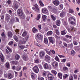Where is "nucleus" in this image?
Here are the masks:
<instances>
[{"label": "nucleus", "mask_w": 80, "mask_h": 80, "mask_svg": "<svg viewBox=\"0 0 80 80\" xmlns=\"http://www.w3.org/2000/svg\"><path fill=\"white\" fill-rule=\"evenodd\" d=\"M69 21L72 25H74L75 23V18H69Z\"/></svg>", "instance_id": "3"}, {"label": "nucleus", "mask_w": 80, "mask_h": 80, "mask_svg": "<svg viewBox=\"0 0 80 80\" xmlns=\"http://www.w3.org/2000/svg\"><path fill=\"white\" fill-rule=\"evenodd\" d=\"M58 75L59 78L60 79H62V74L61 73H58Z\"/></svg>", "instance_id": "27"}, {"label": "nucleus", "mask_w": 80, "mask_h": 80, "mask_svg": "<svg viewBox=\"0 0 80 80\" xmlns=\"http://www.w3.org/2000/svg\"><path fill=\"white\" fill-rule=\"evenodd\" d=\"M13 36V33L11 31H9L8 32V36L9 38H12Z\"/></svg>", "instance_id": "10"}, {"label": "nucleus", "mask_w": 80, "mask_h": 80, "mask_svg": "<svg viewBox=\"0 0 80 80\" xmlns=\"http://www.w3.org/2000/svg\"><path fill=\"white\" fill-rule=\"evenodd\" d=\"M45 59L46 61L47 62H49L50 60V57L48 55H47L45 57Z\"/></svg>", "instance_id": "6"}, {"label": "nucleus", "mask_w": 80, "mask_h": 80, "mask_svg": "<svg viewBox=\"0 0 80 80\" xmlns=\"http://www.w3.org/2000/svg\"><path fill=\"white\" fill-rule=\"evenodd\" d=\"M11 2H12V1L10 0H8V1H7V3L9 5H10V4H11Z\"/></svg>", "instance_id": "57"}, {"label": "nucleus", "mask_w": 80, "mask_h": 80, "mask_svg": "<svg viewBox=\"0 0 80 80\" xmlns=\"http://www.w3.org/2000/svg\"><path fill=\"white\" fill-rule=\"evenodd\" d=\"M52 33L53 32L52 31H50L47 33L48 35H52Z\"/></svg>", "instance_id": "24"}, {"label": "nucleus", "mask_w": 80, "mask_h": 80, "mask_svg": "<svg viewBox=\"0 0 80 80\" xmlns=\"http://www.w3.org/2000/svg\"><path fill=\"white\" fill-rule=\"evenodd\" d=\"M39 67L41 70L43 69V68L42 67V66L40 64L39 65Z\"/></svg>", "instance_id": "61"}, {"label": "nucleus", "mask_w": 80, "mask_h": 80, "mask_svg": "<svg viewBox=\"0 0 80 80\" xmlns=\"http://www.w3.org/2000/svg\"><path fill=\"white\" fill-rule=\"evenodd\" d=\"M60 16L61 17H63L65 16V12L62 11L60 14Z\"/></svg>", "instance_id": "22"}, {"label": "nucleus", "mask_w": 80, "mask_h": 80, "mask_svg": "<svg viewBox=\"0 0 80 80\" xmlns=\"http://www.w3.org/2000/svg\"><path fill=\"white\" fill-rule=\"evenodd\" d=\"M38 78L39 80H44V78L43 77Z\"/></svg>", "instance_id": "58"}, {"label": "nucleus", "mask_w": 80, "mask_h": 80, "mask_svg": "<svg viewBox=\"0 0 80 80\" xmlns=\"http://www.w3.org/2000/svg\"><path fill=\"white\" fill-rule=\"evenodd\" d=\"M71 54L73 56L75 54V52L73 50H72L71 51Z\"/></svg>", "instance_id": "44"}, {"label": "nucleus", "mask_w": 80, "mask_h": 80, "mask_svg": "<svg viewBox=\"0 0 80 80\" xmlns=\"http://www.w3.org/2000/svg\"><path fill=\"white\" fill-rule=\"evenodd\" d=\"M20 59V56L19 55L17 54L15 56V59L16 60H19Z\"/></svg>", "instance_id": "29"}, {"label": "nucleus", "mask_w": 80, "mask_h": 80, "mask_svg": "<svg viewBox=\"0 0 80 80\" xmlns=\"http://www.w3.org/2000/svg\"><path fill=\"white\" fill-rule=\"evenodd\" d=\"M31 76L32 78V79L34 80L35 79V75L33 73H32L31 74Z\"/></svg>", "instance_id": "28"}, {"label": "nucleus", "mask_w": 80, "mask_h": 80, "mask_svg": "<svg viewBox=\"0 0 80 80\" xmlns=\"http://www.w3.org/2000/svg\"><path fill=\"white\" fill-rule=\"evenodd\" d=\"M8 78L9 79H11V78H13V75L10 73H9Z\"/></svg>", "instance_id": "21"}, {"label": "nucleus", "mask_w": 80, "mask_h": 80, "mask_svg": "<svg viewBox=\"0 0 80 80\" xmlns=\"http://www.w3.org/2000/svg\"><path fill=\"white\" fill-rule=\"evenodd\" d=\"M69 79L70 80H73V76H70Z\"/></svg>", "instance_id": "56"}, {"label": "nucleus", "mask_w": 80, "mask_h": 80, "mask_svg": "<svg viewBox=\"0 0 80 80\" xmlns=\"http://www.w3.org/2000/svg\"><path fill=\"white\" fill-rule=\"evenodd\" d=\"M55 59L56 60L58 61V62H59V59L58 58V56H56Z\"/></svg>", "instance_id": "49"}, {"label": "nucleus", "mask_w": 80, "mask_h": 80, "mask_svg": "<svg viewBox=\"0 0 80 80\" xmlns=\"http://www.w3.org/2000/svg\"><path fill=\"white\" fill-rule=\"evenodd\" d=\"M44 30L45 31H48V28L47 27H46L44 28Z\"/></svg>", "instance_id": "63"}, {"label": "nucleus", "mask_w": 80, "mask_h": 80, "mask_svg": "<svg viewBox=\"0 0 80 80\" xmlns=\"http://www.w3.org/2000/svg\"><path fill=\"white\" fill-rule=\"evenodd\" d=\"M40 18V14H39L37 16V18H36V19L38 20Z\"/></svg>", "instance_id": "45"}, {"label": "nucleus", "mask_w": 80, "mask_h": 80, "mask_svg": "<svg viewBox=\"0 0 80 80\" xmlns=\"http://www.w3.org/2000/svg\"><path fill=\"white\" fill-rule=\"evenodd\" d=\"M10 21L11 23H13L15 22V18L14 17H12Z\"/></svg>", "instance_id": "23"}, {"label": "nucleus", "mask_w": 80, "mask_h": 80, "mask_svg": "<svg viewBox=\"0 0 80 80\" xmlns=\"http://www.w3.org/2000/svg\"><path fill=\"white\" fill-rule=\"evenodd\" d=\"M48 77L49 80H52L53 79V76L52 74L50 73H49L48 74Z\"/></svg>", "instance_id": "8"}, {"label": "nucleus", "mask_w": 80, "mask_h": 80, "mask_svg": "<svg viewBox=\"0 0 80 80\" xmlns=\"http://www.w3.org/2000/svg\"><path fill=\"white\" fill-rule=\"evenodd\" d=\"M1 35H2V37L3 38H4V37H5V33H4V32H3L2 33Z\"/></svg>", "instance_id": "59"}, {"label": "nucleus", "mask_w": 80, "mask_h": 80, "mask_svg": "<svg viewBox=\"0 0 80 80\" xmlns=\"http://www.w3.org/2000/svg\"><path fill=\"white\" fill-rule=\"evenodd\" d=\"M37 31H38V30L35 28V27H34L32 28V32L33 33H35V32H37Z\"/></svg>", "instance_id": "34"}, {"label": "nucleus", "mask_w": 80, "mask_h": 80, "mask_svg": "<svg viewBox=\"0 0 80 80\" xmlns=\"http://www.w3.org/2000/svg\"><path fill=\"white\" fill-rule=\"evenodd\" d=\"M51 72H52V73L54 75H57V72H56L55 71L52 70L51 71Z\"/></svg>", "instance_id": "41"}, {"label": "nucleus", "mask_w": 80, "mask_h": 80, "mask_svg": "<svg viewBox=\"0 0 80 80\" xmlns=\"http://www.w3.org/2000/svg\"><path fill=\"white\" fill-rule=\"evenodd\" d=\"M44 42L45 44H48V39L46 38L44 39Z\"/></svg>", "instance_id": "33"}, {"label": "nucleus", "mask_w": 80, "mask_h": 80, "mask_svg": "<svg viewBox=\"0 0 80 80\" xmlns=\"http://www.w3.org/2000/svg\"><path fill=\"white\" fill-rule=\"evenodd\" d=\"M27 32L24 31L22 34V36L23 37H25V36H26L27 35Z\"/></svg>", "instance_id": "35"}, {"label": "nucleus", "mask_w": 80, "mask_h": 80, "mask_svg": "<svg viewBox=\"0 0 80 80\" xmlns=\"http://www.w3.org/2000/svg\"><path fill=\"white\" fill-rule=\"evenodd\" d=\"M38 30H41V28H42V25H38Z\"/></svg>", "instance_id": "55"}, {"label": "nucleus", "mask_w": 80, "mask_h": 80, "mask_svg": "<svg viewBox=\"0 0 80 80\" xmlns=\"http://www.w3.org/2000/svg\"><path fill=\"white\" fill-rule=\"evenodd\" d=\"M10 19V15L8 14H6L5 21L8 23Z\"/></svg>", "instance_id": "2"}, {"label": "nucleus", "mask_w": 80, "mask_h": 80, "mask_svg": "<svg viewBox=\"0 0 80 80\" xmlns=\"http://www.w3.org/2000/svg\"><path fill=\"white\" fill-rule=\"evenodd\" d=\"M35 63H39V59H36L35 61Z\"/></svg>", "instance_id": "52"}, {"label": "nucleus", "mask_w": 80, "mask_h": 80, "mask_svg": "<svg viewBox=\"0 0 80 80\" xmlns=\"http://www.w3.org/2000/svg\"><path fill=\"white\" fill-rule=\"evenodd\" d=\"M6 67L7 68H9V63L8 62H7L6 64Z\"/></svg>", "instance_id": "53"}, {"label": "nucleus", "mask_w": 80, "mask_h": 80, "mask_svg": "<svg viewBox=\"0 0 80 80\" xmlns=\"http://www.w3.org/2000/svg\"><path fill=\"white\" fill-rule=\"evenodd\" d=\"M68 75H67V74H64L63 75V78L64 79H65V78H67V77H68Z\"/></svg>", "instance_id": "48"}, {"label": "nucleus", "mask_w": 80, "mask_h": 80, "mask_svg": "<svg viewBox=\"0 0 80 80\" xmlns=\"http://www.w3.org/2000/svg\"><path fill=\"white\" fill-rule=\"evenodd\" d=\"M57 9L55 8H53L52 10V12L53 13H55L56 12H57Z\"/></svg>", "instance_id": "31"}, {"label": "nucleus", "mask_w": 80, "mask_h": 80, "mask_svg": "<svg viewBox=\"0 0 80 80\" xmlns=\"http://www.w3.org/2000/svg\"><path fill=\"white\" fill-rule=\"evenodd\" d=\"M43 13H48V11L47 9H43L42 10Z\"/></svg>", "instance_id": "20"}, {"label": "nucleus", "mask_w": 80, "mask_h": 80, "mask_svg": "<svg viewBox=\"0 0 80 80\" xmlns=\"http://www.w3.org/2000/svg\"><path fill=\"white\" fill-rule=\"evenodd\" d=\"M12 7L13 8H14L16 9H18V3H13Z\"/></svg>", "instance_id": "11"}, {"label": "nucleus", "mask_w": 80, "mask_h": 80, "mask_svg": "<svg viewBox=\"0 0 80 80\" xmlns=\"http://www.w3.org/2000/svg\"><path fill=\"white\" fill-rule=\"evenodd\" d=\"M51 17L52 19L54 21H55L56 19V18L55 17V16H53V15H51Z\"/></svg>", "instance_id": "36"}, {"label": "nucleus", "mask_w": 80, "mask_h": 80, "mask_svg": "<svg viewBox=\"0 0 80 80\" xmlns=\"http://www.w3.org/2000/svg\"><path fill=\"white\" fill-rule=\"evenodd\" d=\"M61 35H65V34H66V32H65V30H63L61 31Z\"/></svg>", "instance_id": "43"}, {"label": "nucleus", "mask_w": 80, "mask_h": 80, "mask_svg": "<svg viewBox=\"0 0 80 80\" xmlns=\"http://www.w3.org/2000/svg\"><path fill=\"white\" fill-rule=\"evenodd\" d=\"M56 31V33L57 35H60V33H59V32L58 31V30L56 29L55 30Z\"/></svg>", "instance_id": "39"}, {"label": "nucleus", "mask_w": 80, "mask_h": 80, "mask_svg": "<svg viewBox=\"0 0 80 80\" xmlns=\"http://www.w3.org/2000/svg\"><path fill=\"white\" fill-rule=\"evenodd\" d=\"M34 7H32V8L33 10H35L36 9L37 11H38L39 10V9H38V6H37V5H35L34 6Z\"/></svg>", "instance_id": "15"}, {"label": "nucleus", "mask_w": 80, "mask_h": 80, "mask_svg": "<svg viewBox=\"0 0 80 80\" xmlns=\"http://www.w3.org/2000/svg\"><path fill=\"white\" fill-rule=\"evenodd\" d=\"M22 58L25 61H27L28 60V56L27 55H24L22 56Z\"/></svg>", "instance_id": "7"}, {"label": "nucleus", "mask_w": 80, "mask_h": 80, "mask_svg": "<svg viewBox=\"0 0 80 80\" xmlns=\"http://www.w3.org/2000/svg\"><path fill=\"white\" fill-rule=\"evenodd\" d=\"M11 63L13 64V65H17V63H18V62L16 61H12L11 62Z\"/></svg>", "instance_id": "17"}, {"label": "nucleus", "mask_w": 80, "mask_h": 80, "mask_svg": "<svg viewBox=\"0 0 80 80\" xmlns=\"http://www.w3.org/2000/svg\"><path fill=\"white\" fill-rule=\"evenodd\" d=\"M63 70L64 71H68V69L67 67H64L63 68Z\"/></svg>", "instance_id": "37"}, {"label": "nucleus", "mask_w": 80, "mask_h": 80, "mask_svg": "<svg viewBox=\"0 0 80 80\" xmlns=\"http://www.w3.org/2000/svg\"><path fill=\"white\" fill-rule=\"evenodd\" d=\"M52 2L54 5H56V6H57L58 5H59V4L60 3L57 0H55L53 1Z\"/></svg>", "instance_id": "13"}, {"label": "nucleus", "mask_w": 80, "mask_h": 80, "mask_svg": "<svg viewBox=\"0 0 80 80\" xmlns=\"http://www.w3.org/2000/svg\"><path fill=\"white\" fill-rule=\"evenodd\" d=\"M45 51H46V52L47 53H48V55H50V51H48V50L45 49Z\"/></svg>", "instance_id": "50"}, {"label": "nucleus", "mask_w": 80, "mask_h": 80, "mask_svg": "<svg viewBox=\"0 0 80 80\" xmlns=\"http://www.w3.org/2000/svg\"><path fill=\"white\" fill-rule=\"evenodd\" d=\"M71 30L72 31H75L76 30V29L73 26H72L71 27Z\"/></svg>", "instance_id": "40"}, {"label": "nucleus", "mask_w": 80, "mask_h": 80, "mask_svg": "<svg viewBox=\"0 0 80 80\" xmlns=\"http://www.w3.org/2000/svg\"><path fill=\"white\" fill-rule=\"evenodd\" d=\"M21 70V66H17L16 70H17V71H19V70Z\"/></svg>", "instance_id": "32"}, {"label": "nucleus", "mask_w": 80, "mask_h": 80, "mask_svg": "<svg viewBox=\"0 0 80 80\" xmlns=\"http://www.w3.org/2000/svg\"><path fill=\"white\" fill-rule=\"evenodd\" d=\"M45 52L43 51H41L39 53V57H41V58H42L43 57V56L45 55Z\"/></svg>", "instance_id": "14"}, {"label": "nucleus", "mask_w": 80, "mask_h": 80, "mask_svg": "<svg viewBox=\"0 0 80 80\" xmlns=\"http://www.w3.org/2000/svg\"><path fill=\"white\" fill-rule=\"evenodd\" d=\"M58 63L57 62H54L52 63V65L53 67L54 66H55V67H57V65H58Z\"/></svg>", "instance_id": "19"}, {"label": "nucleus", "mask_w": 80, "mask_h": 80, "mask_svg": "<svg viewBox=\"0 0 80 80\" xmlns=\"http://www.w3.org/2000/svg\"><path fill=\"white\" fill-rule=\"evenodd\" d=\"M33 70L35 73H38V71H39L38 68L37 66H34L33 68Z\"/></svg>", "instance_id": "9"}, {"label": "nucleus", "mask_w": 80, "mask_h": 80, "mask_svg": "<svg viewBox=\"0 0 80 80\" xmlns=\"http://www.w3.org/2000/svg\"><path fill=\"white\" fill-rule=\"evenodd\" d=\"M15 18H16V22H19V20L18 19V18L17 17H16Z\"/></svg>", "instance_id": "60"}, {"label": "nucleus", "mask_w": 80, "mask_h": 80, "mask_svg": "<svg viewBox=\"0 0 80 80\" xmlns=\"http://www.w3.org/2000/svg\"><path fill=\"white\" fill-rule=\"evenodd\" d=\"M69 12L70 13H74V11L72 9H71V8H69Z\"/></svg>", "instance_id": "25"}, {"label": "nucleus", "mask_w": 80, "mask_h": 80, "mask_svg": "<svg viewBox=\"0 0 80 80\" xmlns=\"http://www.w3.org/2000/svg\"><path fill=\"white\" fill-rule=\"evenodd\" d=\"M13 41H11L8 43V45H13Z\"/></svg>", "instance_id": "51"}, {"label": "nucleus", "mask_w": 80, "mask_h": 80, "mask_svg": "<svg viewBox=\"0 0 80 80\" xmlns=\"http://www.w3.org/2000/svg\"><path fill=\"white\" fill-rule=\"evenodd\" d=\"M0 58H1V61L2 62H4V58L3 57V55L2 54V53H0Z\"/></svg>", "instance_id": "12"}, {"label": "nucleus", "mask_w": 80, "mask_h": 80, "mask_svg": "<svg viewBox=\"0 0 80 80\" xmlns=\"http://www.w3.org/2000/svg\"><path fill=\"white\" fill-rule=\"evenodd\" d=\"M65 37H66V38H72V36H69L68 35H66L65 36Z\"/></svg>", "instance_id": "46"}, {"label": "nucleus", "mask_w": 80, "mask_h": 80, "mask_svg": "<svg viewBox=\"0 0 80 80\" xmlns=\"http://www.w3.org/2000/svg\"><path fill=\"white\" fill-rule=\"evenodd\" d=\"M73 43L75 45H77V44H78V43L76 41H73Z\"/></svg>", "instance_id": "54"}, {"label": "nucleus", "mask_w": 80, "mask_h": 80, "mask_svg": "<svg viewBox=\"0 0 80 80\" xmlns=\"http://www.w3.org/2000/svg\"><path fill=\"white\" fill-rule=\"evenodd\" d=\"M13 38H14V40L16 41V42H18V38L17 36L16 35H15L13 36Z\"/></svg>", "instance_id": "30"}, {"label": "nucleus", "mask_w": 80, "mask_h": 80, "mask_svg": "<svg viewBox=\"0 0 80 80\" xmlns=\"http://www.w3.org/2000/svg\"><path fill=\"white\" fill-rule=\"evenodd\" d=\"M56 24L57 26H60V20H57L56 21Z\"/></svg>", "instance_id": "18"}, {"label": "nucleus", "mask_w": 80, "mask_h": 80, "mask_svg": "<svg viewBox=\"0 0 80 80\" xmlns=\"http://www.w3.org/2000/svg\"><path fill=\"white\" fill-rule=\"evenodd\" d=\"M44 68L45 70H51L52 67L50 65H48L47 63H45L44 65Z\"/></svg>", "instance_id": "1"}, {"label": "nucleus", "mask_w": 80, "mask_h": 80, "mask_svg": "<svg viewBox=\"0 0 80 80\" xmlns=\"http://www.w3.org/2000/svg\"><path fill=\"white\" fill-rule=\"evenodd\" d=\"M23 43H25V42L24 41V42H23V41L22 40H20L19 41V44H20V45H22V44H23Z\"/></svg>", "instance_id": "47"}, {"label": "nucleus", "mask_w": 80, "mask_h": 80, "mask_svg": "<svg viewBox=\"0 0 80 80\" xmlns=\"http://www.w3.org/2000/svg\"><path fill=\"white\" fill-rule=\"evenodd\" d=\"M37 38L39 40H42V36L40 34H38L37 36Z\"/></svg>", "instance_id": "16"}, {"label": "nucleus", "mask_w": 80, "mask_h": 80, "mask_svg": "<svg viewBox=\"0 0 80 80\" xmlns=\"http://www.w3.org/2000/svg\"><path fill=\"white\" fill-rule=\"evenodd\" d=\"M50 52H52V53L53 54H55V51L53 50H51Z\"/></svg>", "instance_id": "62"}, {"label": "nucleus", "mask_w": 80, "mask_h": 80, "mask_svg": "<svg viewBox=\"0 0 80 80\" xmlns=\"http://www.w3.org/2000/svg\"><path fill=\"white\" fill-rule=\"evenodd\" d=\"M47 16L45 15H43L42 16V18L43 19V20L44 22H46V20H47Z\"/></svg>", "instance_id": "26"}, {"label": "nucleus", "mask_w": 80, "mask_h": 80, "mask_svg": "<svg viewBox=\"0 0 80 80\" xmlns=\"http://www.w3.org/2000/svg\"><path fill=\"white\" fill-rule=\"evenodd\" d=\"M39 3L41 6L42 7H43L44 4L43 3V2H42V1H39Z\"/></svg>", "instance_id": "42"}, {"label": "nucleus", "mask_w": 80, "mask_h": 80, "mask_svg": "<svg viewBox=\"0 0 80 80\" xmlns=\"http://www.w3.org/2000/svg\"><path fill=\"white\" fill-rule=\"evenodd\" d=\"M76 1L80 5V0H76Z\"/></svg>", "instance_id": "64"}, {"label": "nucleus", "mask_w": 80, "mask_h": 80, "mask_svg": "<svg viewBox=\"0 0 80 80\" xmlns=\"http://www.w3.org/2000/svg\"><path fill=\"white\" fill-rule=\"evenodd\" d=\"M18 48H20V49H23L25 48V46H18Z\"/></svg>", "instance_id": "38"}, {"label": "nucleus", "mask_w": 80, "mask_h": 80, "mask_svg": "<svg viewBox=\"0 0 80 80\" xmlns=\"http://www.w3.org/2000/svg\"><path fill=\"white\" fill-rule=\"evenodd\" d=\"M17 14L20 17H22V15H23V12H22V11L21 9H18V10Z\"/></svg>", "instance_id": "5"}, {"label": "nucleus", "mask_w": 80, "mask_h": 80, "mask_svg": "<svg viewBox=\"0 0 80 80\" xmlns=\"http://www.w3.org/2000/svg\"><path fill=\"white\" fill-rule=\"evenodd\" d=\"M50 42L52 44V45H54V46L55 45V43L54 42V41L53 40V38L52 37H49L48 38Z\"/></svg>", "instance_id": "4"}]
</instances>
